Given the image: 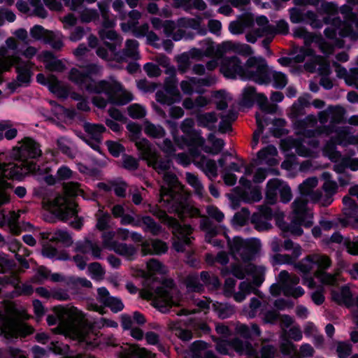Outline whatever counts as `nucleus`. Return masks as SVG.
<instances>
[{"label":"nucleus","instance_id":"39","mask_svg":"<svg viewBox=\"0 0 358 358\" xmlns=\"http://www.w3.org/2000/svg\"><path fill=\"white\" fill-rule=\"evenodd\" d=\"M139 221L140 227L144 225L143 229L145 231H148L154 236H157L161 232V227L151 217H139Z\"/></svg>","mask_w":358,"mask_h":358},{"label":"nucleus","instance_id":"21","mask_svg":"<svg viewBox=\"0 0 358 358\" xmlns=\"http://www.w3.org/2000/svg\"><path fill=\"white\" fill-rule=\"evenodd\" d=\"M265 271L266 268L264 266H257L252 264H249L245 268L238 263L233 264L231 266V274L240 280L243 279L248 273L263 275Z\"/></svg>","mask_w":358,"mask_h":358},{"label":"nucleus","instance_id":"53","mask_svg":"<svg viewBox=\"0 0 358 358\" xmlns=\"http://www.w3.org/2000/svg\"><path fill=\"white\" fill-rule=\"evenodd\" d=\"M259 104L260 108L268 113H275L277 109L275 105L269 104L268 103L267 97L262 93H257L256 98L255 99Z\"/></svg>","mask_w":358,"mask_h":358},{"label":"nucleus","instance_id":"26","mask_svg":"<svg viewBox=\"0 0 358 358\" xmlns=\"http://www.w3.org/2000/svg\"><path fill=\"white\" fill-rule=\"evenodd\" d=\"M331 299L339 305L347 307L353 306V299L351 291L348 287H342L341 289L331 291Z\"/></svg>","mask_w":358,"mask_h":358},{"label":"nucleus","instance_id":"11","mask_svg":"<svg viewBox=\"0 0 358 358\" xmlns=\"http://www.w3.org/2000/svg\"><path fill=\"white\" fill-rule=\"evenodd\" d=\"M317 123V118L314 115H308L304 120L298 122V126L304 129L303 134L307 137H314L324 134L329 136L333 133L336 134L334 139L338 143H341L347 137L348 131L346 127H338L336 125L327 124L317 127L315 129L306 130L308 126H314Z\"/></svg>","mask_w":358,"mask_h":358},{"label":"nucleus","instance_id":"57","mask_svg":"<svg viewBox=\"0 0 358 358\" xmlns=\"http://www.w3.org/2000/svg\"><path fill=\"white\" fill-rule=\"evenodd\" d=\"M185 176L187 183L194 189L196 194L202 195L204 192V187L198 177L189 172H187Z\"/></svg>","mask_w":358,"mask_h":358},{"label":"nucleus","instance_id":"23","mask_svg":"<svg viewBox=\"0 0 358 358\" xmlns=\"http://www.w3.org/2000/svg\"><path fill=\"white\" fill-rule=\"evenodd\" d=\"M99 36L103 41L109 40L111 41H105L104 43L109 51L112 52H115L122 45V38L113 29H101L99 31Z\"/></svg>","mask_w":358,"mask_h":358},{"label":"nucleus","instance_id":"1","mask_svg":"<svg viewBox=\"0 0 358 358\" xmlns=\"http://www.w3.org/2000/svg\"><path fill=\"white\" fill-rule=\"evenodd\" d=\"M86 72L73 68L69 75V79L89 93L96 94L92 98L93 104L99 108H105L107 104L124 106L134 99L131 92L125 90L115 80L95 81L90 75L99 71V66L92 64L86 66Z\"/></svg>","mask_w":358,"mask_h":358},{"label":"nucleus","instance_id":"51","mask_svg":"<svg viewBox=\"0 0 358 358\" xmlns=\"http://www.w3.org/2000/svg\"><path fill=\"white\" fill-rule=\"evenodd\" d=\"M268 220L266 219L261 213H255L251 217V223L258 231H264L270 229L271 224Z\"/></svg>","mask_w":358,"mask_h":358},{"label":"nucleus","instance_id":"15","mask_svg":"<svg viewBox=\"0 0 358 358\" xmlns=\"http://www.w3.org/2000/svg\"><path fill=\"white\" fill-rule=\"evenodd\" d=\"M299 277L294 273H289L283 270L278 274V284L281 291L285 296H292L297 299L305 293L303 289L297 285L299 283Z\"/></svg>","mask_w":358,"mask_h":358},{"label":"nucleus","instance_id":"34","mask_svg":"<svg viewBox=\"0 0 358 358\" xmlns=\"http://www.w3.org/2000/svg\"><path fill=\"white\" fill-rule=\"evenodd\" d=\"M301 247L297 246L294 248V251L292 253V255L287 254H276L273 256V259L277 264H289L293 265L294 266V264L296 263V259L301 255Z\"/></svg>","mask_w":358,"mask_h":358},{"label":"nucleus","instance_id":"58","mask_svg":"<svg viewBox=\"0 0 358 358\" xmlns=\"http://www.w3.org/2000/svg\"><path fill=\"white\" fill-rule=\"evenodd\" d=\"M296 55L293 57L294 62L302 63L307 57H311L314 59L315 51L311 48L301 47L296 50Z\"/></svg>","mask_w":358,"mask_h":358},{"label":"nucleus","instance_id":"36","mask_svg":"<svg viewBox=\"0 0 358 358\" xmlns=\"http://www.w3.org/2000/svg\"><path fill=\"white\" fill-rule=\"evenodd\" d=\"M151 213L162 222L166 223L169 227H171L172 229L175 227H177L178 229L180 228V224L179 222L176 218L169 217L165 210L158 208H154L151 210Z\"/></svg>","mask_w":358,"mask_h":358},{"label":"nucleus","instance_id":"37","mask_svg":"<svg viewBox=\"0 0 358 358\" xmlns=\"http://www.w3.org/2000/svg\"><path fill=\"white\" fill-rule=\"evenodd\" d=\"M208 141L211 143L212 146H204L203 148L204 152L217 155L222 150L224 145V141L222 139L216 138L213 134H210L208 136Z\"/></svg>","mask_w":358,"mask_h":358},{"label":"nucleus","instance_id":"8","mask_svg":"<svg viewBox=\"0 0 358 358\" xmlns=\"http://www.w3.org/2000/svg\"><path fill=\"white\" fill-rule=\"evenodd\" d=\"M229 253L234 259L248 263L255 259L261 249V243L257 238L243 239L236 236L228 238Z\"/></svg>","mask_w":358,"mask_h":358},{"label":"nucleus","instance_id":"32","mask_svg":"<svg viewBox=\"0 0 358 358\" xmlns=\"http://www.w3.org/2000/svg\"><path fill=\"white\" fill-rule=\"evenodd\" d=\"M143 131L146 136L152 138H162L166 135V130L160 124H155L145 120L143 124Z\"/></svg>","mask_w":358,"mask_h":358},{"label":"nucleus","instance_id":"20","mask_svg":"<svg viewBox=\"0 0 358 358\" xmlns=\"http://www.w3.org/2000/svg\"><path fill=\"white\" fill-rule=\"evenodd\" d=\"M192 228L190 225H181L180 228L175 227L172 232L177 240L173 243V248L177 252H183L186 245H189L193 237L190 236L192 233Z\"/></svg>","mask_w":358,"mask_h":358},{"label":"nucleus","instance_id":"56","mask_svg":"<svg viewBox=\"0 0 358 358\" xmlns=\"http://www.w3.org/2000/svg\"><path fill=\"white\" fill-rule=\"evenodd\" d=\"M326 269H319L315 271V277L318 278L322 283L334 285L336 282V276L335 274L327 273L325 272Z\"/></svg>","mask_w":358,"mask_h":358},{"label":"nucleus","instance_id":"9","mask_svg":"<svg viewBox=\"0 0 358 358\" xmlns=\"http://www.w3.org/2000/svg\"><path fill=\"white\" fill-rule=\"evenodd\" d=\"M135 145L141 158L158 174H163L171 169V160L168 157H162L147 138H143L136 141Z\"/></svg>","mask_w":358,"mask_h":358},{"label":"nucleus","instance_id":"43","mask_svg":"<svg viewBox=\"0 0 358 358\" xmlns=\"http://www.w3.org/2000/svg\"><path fill=\"white\" fill-rule=\"evenodd\" d=\"M44 58L47 62L46 68L52 71L62 72L65 69V65L59 59L54 58V55L50 52H45L43 53Z\"/></svg>","mask_w":358,"mask_h":358},{"label":"nucleus","instance_id":"46","mask_svg":"<svg viewBox=\"0 0 358 358\" xmlns=\"http://www.w3.org/2000/svg\"><path fill=\"white\" fill-rule=\"evenodd\" d=\"M184 283L191 292H200L203 289V285L199 282V276L195 273L189 274L185 278Z\"/></svg>","mask_w":358,"mask_h":358},{"label":"nucleus","instance_id":"25","mask_svg":"<svg viewBox=\"0 0 358 358\" xmlns=\"http://www.w3.org/2000/svg\"><path fill=\"white\" fill-rule=\"evenodd\" d=\"M2 325L3 324L0 325V335L5 334L6 338L17 337L18 335L26 336L27 335L32 334L34 331V329L31 327L25 324H13L8 323V331L6 330V328H3Z\"/></svg>","mask_w":358,"mask_h":358},{"label":"nucleus","instance_id":"55","mask_svg":"<svg viewBox=\"0 0 358 358\" xmlns=\"http://www.w3.org/2000/svg\"><path fill=\"white\" fill-rule=\"evenodd\" d=\"M127 113L132 119H141L146 115V109L138 103H133L127 107Z\"/></svg>","mask_w":358,"mask_h":358},{"label":"nucleus","instance_id":"40","mask_svg":"<svg viewBox=\"0 0 358 358\" xmlns=\"http://www.w3.org/2000/svg\"><path fill=\"white\" fill-rule=\"evenodd\" d=\"M318 180L316 177L308 178L305 180L299 186V189L301 193V196L306 198V196H309L311 200V195L314 193V188L317 185Z\"/></svg>","mask_w":358,"mask_h":358},{"label":"nucleus","instance_id":"13","mask_svg":"<svg viewBox=\"0 0 358 358\" xmlns=\"http://www.w3.org/2000/svg\"><path fill=\"white\" fill-rule=\"evenodd\" d=\"M9 64H5V71H8L11 66H15V70L17 73L16 80H13L8 84V87L11 90H16L18 87L27 85L30 82L31 77V68L33 64L29 61L24 62L16 55H7L6 59Z\"/></svg>","mask_w":358,"mask_h":358},{"label":"nucleus","instance_id":"62","mask_svg":"<svg viewBox=\"0 0 358 358\" xmlns=\"http://www.w3.org/2000/svg\"><path fill=\"white\" fill-rule=\"evenodd\" d=\"M177 324L173 322L169 324V328L175 332L176 336L183 341H188L192 338V333L190 330L181 329L176 327Z\"/></svg>","mask_w":358,"mask_h":358},{"label":"nucleus","instance_id":"3","mask_svg":"<svg viewBox=\"0 0 358 358\" xmlns=\"http://www.w3.org/2000/svg\"><path fill=\"white\" fill-rule=\"evenodd\" d=\"M60 316L62 318L57 327L59 332L87 345L97 344V334L94 331L96 326L106 325L115 328L118 326L116 322L106 318H101L99 322H92L85 318L82 311L73 306L62 308Z\"/></svg>","mask_w":358,"mask_h":358},{"label":"nucleus","instance_id":"54","mask_svg":"<svg viewBox=\"0 0 358 358\" xmlns=\"http://www.w3.org/2000/svg\"><path fill=\"white\" fill-rule=\"evenodd\" d=\"M79 17L82 22L90 23L97 21L99 18V14L95 9L85 8L80 12Z\"/></svg>","mask_w":358,"mask_h":358},{"label":"nucleus","instance_id":"10","mask_svg":"<svg viewBox=\"0 0 358 358\" xmlns=\"http://www.w3.org/2000/svg\"><path fill=\"white\" fill-rule=\"evenodd\" d=\"M312 217L313 213L308 206V199L303 196L296 197L292 203V221L289 230L294 235H301L303 230L300 226L310 227Z\"/></svg>","mask_w":358,"mask_h":358},{"label":"nucleus","instance_id":"52","mask_svg":"<svg viewBox=\"0 0 358 358\" xmlns=\"http://www.w3.org/2000/svg\"><path fill=\"white\" fill-rule=\"evenodd\" d=\"M96 218V227L99 231H103L108 227V224L110 221V215L107 212H103L99 209L95 215Z\"/></svg>","mask_w":358,"mask_h":358},{"label":"nucleus","instance_id":"41","mask_svg":"<svg viewBox=\"0 0 358 358\" xmlns=\"http://www.w3.org/2000/svg\"><path fill=\"white\" fill-rule=\"evenodd\" d=\"M336 142L333 138L328 141L324 145L322 152L323 155L327 157L331 161L336 162L341 157V153L336 150Z\"/></svg>","mask_w":358,"mask_h":358},{"label":"nucleus","instance_id":"7","mask_svg":"<svg viewBox=\"0 0 358 358\" xmlns=\"http://www.w3.org/2000/svg\"><path fill=\"white\" fill-rule=\"evenodd\" d=\"M45 208L52 214L62 221H66L74 217L71 222V226L76 229H80L83 224L82 217H78V205L75 202L70 201L65 196L58 195L54 199L44 202Z\"/></svg>","mask_w":358,"mask_h":358},{"label":"nucleus","instance_id":"5","mask_svg":"<svg viewBox=\"0 0 358 358\" xmlns=\"http://www.w3.org/2000/svg\"><path fill=\"white\" fill-rule=\"evenodd\" d=\"M141 298L152 301V305L163 313L173 306H179L181 294L172 279H164L160 286L148 285L140 292Z\"/></svg>","mask_w":358,"mask_h":358},{"label":"nucleus","instance_id":"12","mask_svg":"<svg viewBox=\"0 0 358 358\" xmlns=\"http://www.w3.org/2000/svg\"><path fill=\"white\" fill-rule=\"evenodd\" d=\"M269 68L262 57H250L245 64L243 79H249L259 85H267L271 82Z\"/></svg>","mask_w":358,"mask_h":358},{"label":"nucleus","instance_id":"47","mask_svg":"<svg viewBox=\"0 0 358 358\" xmlns=\"http://www.w3.org/2000/svg\"><path fill=\"white\" fill-rule=\"evenodd\" d=\"M227 155H230V154L224 153L222 155L220 159L218 160V164L220 166L222 169V172H230L231 171L240 172L241 171V168L244 166V162L241 159H239V163L231 162L229 166H226V157Z\"/></svg>","mask_w":358,"mask_h":358},{"label":"nucleus","instance_id":"64","mask_svg":"<svg viewBox=\"0 0 358 358\" xmlns=\"http://www.w3.org/2000/svg\"><path fill=\"white\" fill-rule=\"evenodd\" d=\"M165 92L177 100L180 99V92L177 87V80L175 78L166 80L164 83Z\"/></svg>","mask_w":358,"mask_h":358},{"label":"nucleus","instance_id":"45","mask_svg":"<svg viewBox=\"0 0 358 358\" xmlns=\"http://www.w3.org/2000/svg\"><path fill=\"white\" fill-rule=\"evenodd\" d=\"M323 57L319 55L314 57V64L306 63L305 67L310 72H313L315 69V64H320L318 71L322 76H327L330 73L329 66L327 64L323 63Z\"/></svg>","mask_w":358,"mask_h":358},{"label":"nucleus","instance_id":"17","mask_svg":"<svg viewBox=\"0 0 358 358\" xmlns=\"http://www.w3.org/2000/svg\"><path fill=\"white\" fill-rule=\"evenodd\" d=\"M245 64L237 56L224 57L222 59L220 70L224 77L243 78Z\"/></svg>","mask_w":358,"mask_h":358},{"label":"nucleus","instance_id":"59","mask_svg":"<svg viewBox=\"0 0 358 358\" xmlns=\"http://www.w3.org/2000/svg\"><path fill=\"white\" fill-rule=\"evenodd\" d=\"M280 350L284 355H292L291 358H296L298 355L296 346L287 339L280 343Z\"/></svg>","mask_w":358,"mask_h":358},{"label":"nucleus","instance_id":"14","mask_svg":"<svg viewBox=\"0 0 358 358\" xmlns=\"http://www.w3.org/2000/svg\"><path fill=\"white\" fill-rule=\"evenodd\" d=\"M75 251L78 254L75 255L73 257V259L76 266L80 270H83L85 268L86 262L88 260L87 257H85L80 254L87 255L90 253L94 259L102 258V248L97 242L88 239H86L83 242L77 243L75 248Z\"/></svg>","mask_w":358,"mask_h":358},{"label":"nucleus","instance_id":"61","mask_svg":"<svg viewBox=\"0 0 358 358\" xmlns=\"http://www.w3.org/2000/svg\"><path fill=\"white\" fill-rule=\"evenodd\" d=\"M128 16L129 18L128 22L121 24L122 29L124 31L136 27L138 20L141 17V13L136 10H132L129 13Z\"/></svg>","mask_w":358,"mask_h":358},{"label":"nucleus","instance_id":"6","mask_svg":"<svg viewBox=\"0 0 358 358\" xmlns=\"http://www.w3.org/2000/svg\"><path fill=\"white\" fill-rule=\"evenodd\" d=\"M331 265V260L329 256L322 254H312L294 264V269L301 275L303 284L313 289L315 287L313 278L315 271L319 269H327Z\"/></svg>","mask_w":358,"mask_h":358},{"label":"nucleus","instance_id":"50","mask_svg":"<svg viewBox=\"0 0 358 358\" xmlns=\"http://www.w3.org/2000/svg\"><path fill=\"white\" fill-rule=\"evenodd\" d=\"M121 167L129 171H135L139 167V159L132 155L124 154L122 157Z\"/></svg>","mask_w":358,"mask_h":358},{"label":"nucleus","instance_id":"31","mask_svg":"<svg viewBox=\"0 0 358 358\" xmlns=\"http://www.w3.org/2000/svg\"><path fill=\"white\" fill-rule=\"evenodd\" d=\"M282 182L278 178L270 180L266 185V201L268 204H274L277 201Z\"/></svg>","mask_w":358,"mask_h":358},{"label":"nucleus","instance_id":"42","mask_svg":"<svg viewBox=\"0 0 358 358\" xmlns=\"http://www.w3.org/2000/svg\"><path fill=\"white\" fill-rule=\"evenodd\" d=\"M231 347L240 355H252L255 350L251 343L243 341L239 338H234L231 341Z\"/></svg>","mask_w":358,"mask_h":358},{"label":"nucleus","instance_id":"60","mask_svg":"<svg viewBox=\"0 0 358 358\" xmlns=\"http://www.w3.org/2000/svg\"><path fill=\"white\" fill-rule=\"evenodd\" d=\"M147 269L151 276L166 272L165 266L155 259H151L147 262Z\"/></svg>","mask_w":358,"mask_h":358},{"label":"nucleus","instance_id":"49","mask_svg":"<svg viewBox=\"0 0 358 358\" xmlns=\"http://www.w3.org/2000/svg\"><path fill=\"white\" fill-rule=\"evenodd\" d=\"M191 80L194 83L195 92L199 94L203 92V87H210L216 83V78L214 76H207L203 78L192 77Z\"/></svg>","mask_w":358,"mask_h":358},{"label":"nucleus","instance_id":"18","mask_svg":"<svg viewBox=\"0 0 358 358\" xmlns=\"http://www.w3.org/2000/svg\"><path fill=\"white\" fill-rule=\"evenodd\" d=\"M85 131L87 134L84 140L94 150L100 152V143L102 141V135L106 131V127L101 124H92L85 122L83 126Z\"/></svg>","mask_w":358,"mask_h":358},{"label":"nucleus","instance_id":"4","mask_svg":"<svg viewBox=\"0 0 358 358\" xmlns=\"http://www.w3.org/2000/svg\"><path fill=\"white\" fill-rule=\"evenodd\" d=\"M163 180L167 185L162 186L159 203L170 213H176L180 219L201 217L200 210L190 205L184 186L176 175L169 171L163 173Z\"/></svg>","mask_w":358,"mask_h":358},{"label":"nucleus","instance_id":"44","mask_svg":"<svg viewBox=\"0 0 358 358\" xmlns=\"http://www.w3.org/2000/svg\"><path fill=\"white\" fill-rule=\"evenodd\" d=\"M344 215L348 217H354L358 213V205L357 202L350 196H345L343 198Z\"/></svg>","mask_w":358,"mask_h":358},{"label":"nucleus","instance_id":"24","mask_svg":"<svg viewBox=\"0 0 358 358\" xmlns=\"http://www.w3.org/2000/svg\"><path fill=\"white\" fill-rule=\"evenodd\" d=\"M194 163L202 169L210 180H213L217 176V168L215 160L207 159L204 155H201L194 159Z\"/></svg>","mask_w":358,"mask_h":358},{"label":"nucleus","instance_id":"33","mask_svg":"<svg viewBox=\"0 0 358 358\" xmlns=\"http://www.w3.org/2000/svg\"><path fill=\"white\" fill-rule=\"evenodd\" d=\"M277 154L278 151L275 146L268 145L258 152L257 158L260 161V163H265L273 166L277 163L276 160L274 159V157L277 155Z\"/></svg>","mask_w":358,"mask_h":358},{"label":"nucleus","instance_id":"22","mask_svg":"<svg viewBox=\"0 0 358 358\" xmlns=\"http://www.w3.org/2000/svg\"><path fill=\"white\" fill-rule=\"evenodd\" d=\"M200 228L206 232V241L212 243L214 246L222 248L223 243L218 239L213 240L219 231L217 226L215 225L208 217H203L200 222Z\"/></svg>","mask_w":358,"mask_h":358},{"label":"nucleus","instance_id":"35","mask_svg":"<svg viewBox=\"0 0 358 358\" xmlns=\"http://www.w3.org/2000/svg\"><path fill=\"white\" fill-rule=\"evenodd\" d=\"M218 118L215 113L213 112L201 113L196 116L198 126L206 127L209 130H214L215 129V124Z\"/></svg>","mask_w":358,"mask_h":358},{"label":"nucleus","instance_id":"38","mask_svg":"<svg viewBox=\"0 0 358 358\" xmlns=\"http://www.w3.org/2000/svg\"><path fill=\"white\" fill-rule=\"evenodd\" d=\"M110 250L128 259H131L136 253V250L132 245L117 241L114 243Z\"/></svg>","mask_w":358,"mask_h":358},{"label":"nucleus","instance_id":"30","mask_svg":"<svg viewBox=\"0 0 358 358\" xmlns=\"http://www.w3.org/2000/svg\"><path fill=\"white\" fill-rule=\"evenodd\" d=\"M208 344L202 341H194L191 346L192 358H217L215 354L207 350Z\"/></svg>","mask_w":358,"mask_h":358},{"label":"nucleus","instance_id":"27","mask_svg":"<svg viewBox=\"0 0 358 358\" xmlns=\"http://www.w3.org/2000/svg\"><path fill=\"white\" fill-rule=\"evenodd\" d=\"M257 27L252 29L259 37L274 36L275 27L270 24L265 16H259L256 18Z\"/></svg>","mask_w":358,"mask_h":358},{"label":"nucleus","instance_id":"16","mask_svg":"<svg viewBox=\"0 0 358 358\" xmlns=\"http://www.w3.org/2000/svg\"><path fill=\"white\" fill-rule=\"evenodd\" d=\"M322 177L325 179L322 187L324 193L320 189L315 190L311 195V201L322 206H328L333 202V197L337 193L338 187L336 181L330 180V173H324Z\"/></svg>","mask_w":358,"mask_h":358},{"label":"nucleus","instance_id":"28","mask_svg":"<svg viewBox=\"0 0 358 358\" xmlns=\"http://www.w3.org/2000/svg\"><path fill=\"white\" fill-rule=\"evenodd\" d=\"M43 239L48 240L50 242H62L65 244H71L72 243L71 237L69 234L62 229H57L52 231H45L41 233Z\"/></svg>","mask_w":358,"mask_h":358},{"label":"nucleus","instance_id":"63","mask_svg":"<svg viewBox=\"0 0 358 358\" xmlns=\"http://www.w3.org/2000/svg\"><path fill=\"white\" fill-rule=\"evenodd\" d=\"M269 74L271 75V79L272 78L273 80V85L275 87L282 89L286 86L287 79L284 73L270 70Z\"/></svg>","mask_w":358,"mask_h":358},{"label":"nucleus","instance_id":"19","mask_svg":"<svg viewBox=\"0 0 358 358\" xmlns=\"http://www.w3.org/2000/svg\"><path fill=\"white\" fill-rule=\"evenodd\" d=\"M138 46L139 43L136 40H127L122 50H116L113 52L114 61L120 63L127 62L129 59L138 60L141 58Z\"/></svg>","mask_w":358,"mask_h":358},{"label":"nucleus","instance_id":"29","mask_svg":"<svg viewBox=\"0 0 358 358\" xmlns=\"http://www.w3.org/2000/svg\"><path fill=\"white\" fill-rule=\"evenodd\" d=\"M237 334L244 338H252L259 337L261 335V329L257 324H251L249 327L245 324L238 323L235 328Z\"/></svg>","mask_w":358,"mask_h":358},{"label":"nucleus","instance_id":"48","mask_svg":"<svg viewBox=\"0 0 358 358\" xmlns=\"http://www.w3.org/2000/svg\"><path fill=\"white\" fill-rule=\"evenodd\" d=\"M329 116H330V123L329 124L336 125V124H340L343 122L344 118V115L345 113V109L343 107L336 106H329Z\"/></svg>","mask_w":358,"mask_h":358},{"label":"nucleus","instance_id":"2","mask_svg":"<svg viewBox=\"0 0 358 358\" xmlns=\"http://www.w3.org/2000/svg\"><path fill=\"white\" fill-rule=\"evenodd\" d=\"M13 155L16 163H0V206L8 202V196L6 189L8 179L20 180L23 176L37 169V165L33 159L41 155V150L38 143L31 138H24L20 147L13 148Z\"/></svg>","mask_w":358,"mask_h":358}]
</instances>
